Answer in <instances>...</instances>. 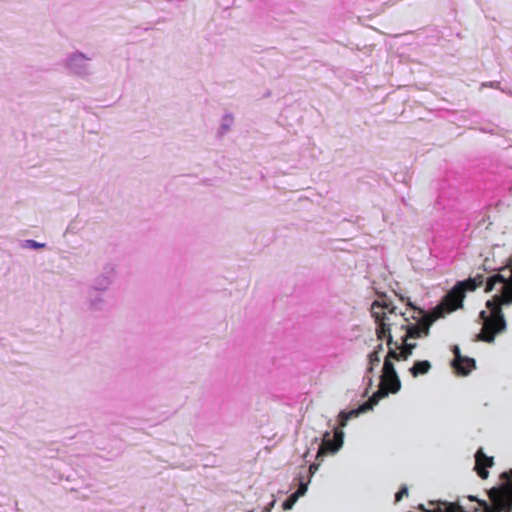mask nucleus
Wrapping results in <instances>:
<instances>
[{
    "label": "nucleus",
    "mask_w": 512,
    "mask_h": 512,
    "mask_svg": "<svg viewBox=\"0 0 512 512\" xmlns=\"http://www.w3.org/2000/svg\"><path fill=\"white\" fill-rule=\"evenodd\" d=\"M91 61V56L76 50L69 53L64 58L63 67L70 75L86 78L93 73L90 64Z\"/></svg>",
    "instance_id": "20e7f679"
},
{
    "label": "nucleus",
    "mask_w": 512,
    "mask_h": 512,
    "mask_svg": "<svg viewBox=\"0 0 512 512\" xmlns=\"http://www.w3.org/2000/svg\"><path fill=\"white\" fill-rule=\"evenodd\" d=\"M298 481H299V487L294 492V494L296 497L300 498L301 496L305 495V493L308 489V484L310 483V478H307V480L304 481L303 476L300 474L298 477Z\"/></svg>",
    "instance_id": "f3484780"
},
{
    "label": "nucleus",
    "mask_w": 512,
    "mask_h": 512,
    "mask_svg": "<svg viewBox=\"0 0 512 512\" xmlns=\"http://www.w3.org/2000/svg\"><path fill=\"white\" fill-rule=\"evenodd\" d=\"M484 283V276L477 274L473 278L458 282L444 297L443 302L427 313L419 310V316L415 323H411L407 318H403V313L399 312L396 318L401 320L399 329L404 331L400 336V344L408 347L410 350L416 348V343L409 342L410 339H419L429 335L430 326L438 318L443 317L446 313H450L462 306L466 291H473Z\"/></svg>",
    "instance_id": "f257e3e1"
},
{
    "label": "nucleus",
    "mask_w": 512,
    "mask_h": 512,
    "mask_svg": "<svg viewBox=\"0 0 512 512\" xmlns=\"http://www.w3.org/2000/svg\"><path fill=\"white\" fill-rule=\"evenodd\" d=\"M319 464L313 463L308 468V478L311 479V477L314 475V473L318 470Z\"/></svg>",
    "instance_id": "412c9836"
},
{
    "label": "nucleus",
    "mask_w": 512,
    "mask_h": 512,
    "mask_svg": "<svg viewBox=\"0 0 512 512\" xmlns=\"http://www.w3.org/2000/svg\"><path fill=\"white\" fill-rule=\"evenodd\" d=\"M475 461L479 476L483 479L487 478L488 471L485 468L493 465V458L486 456L482 449H479L475 454Z\"/></svg>",
    "instance_id": "9b49d317"
},
{
    "label": "nucleus",
    "mask_w": 512,
    "mask_h": 512,
    "mask_svg": "<svg viewBox=\"0 0 512 512\" xmlns=\"http://www.w3.org/2000/svg\"><path fill=\"white\" fill-rule=\"evenodd\" d=\"M233 121H234V118H233L232 114L223 115V117L221 119V124H220V133L221 134L227 133L230 130V128L233 124Z\"/></svg>",
    "instance_id": "dca6fc26"
},
{
    "label": "nucleus",
    "mask_w": 512,
    "mask_h": 512,
    "mask_svg": "<svg viewBox=\"0 0 512 512\" xmlns=\"http://www.w3.org/2000/svg\"><path fill=\"white\" fill-rule=\"evenodd\" d=\"M408 494V488L406 486H403L399 492L395 495V501L399 502L403 496Z\"/></svg>",
    "instance_id": "aec40b11"
},
{
    "label": "nucleus",
    "mask_w": 512,
    "mask_h": 512,
    "mask_svg": "<svg viewBox=\"0 0 512 512\" xmlns=\"http://www.w3.org/2000/svg\"><path fill=\"white\" fill-rule=\"evenodd\" d=\"M453 353L455 357L452 361V366L459 374L467 375L475 368V360L462 356L458 346L453 347Z\"/></svg>",
    "instance_id": "1a4fd4ad"
},
{
    "label": "nucleus",
    "mask_w": 512,
    "mask_h": 512,
    "mask_svg": "<svg viewBox=\"0 0 512 512\" xmlns=\"http://www.w3.org/2000/svg\"><path fill=\"white\" fill-rule=\"evenodd\" d=\"M486 291H495L496 293L491 300L486 302V310L479 313L482 329L476 339L492 343L495 335L506 329L501 306L512 303V258L506 268L499 269L498 273L487 278Z\"/></svg>",
    "instance_id": "f03ea898"
},
{
    "label": "nucleus",
    "mask_w": 512,
    "mask_h": 512,
    "mask_svg": "<svg viewBox=\"0 0 512 512\" xmlns=\"http://www.w3.org/2000/svg\"><path fill=\"white\" fill-rule=\"evenodd\" d=\"M114 276V268L112 266L105 267L104 271L93 280V284L90 290L99 292L106 291L112 284Z\"/></svg>",
    "instance_id": "9d476101"
},
{
    "label": "nucleus",
    "mask_w": 512,
    "mask_h": 512,
    "mask_svg": "<svg viewBox=\"0 0 512 512\" xmlns=\"http://www.w3.org/2000/svg\"><path fill=\"white\" fill-rule=\"evenodd\" d=\"M504 486L491 497L492 512H512V469L501 474Z\"/></svg>",
    "instance_id": "39448f33"
},
{
    "label": "nucleus",
    "mask_w": 512,
    "mask_h": 512,
    "mask_svg": "<svg viewBox=\"0 0 512 512\" xmlns=\"http://www.w3.org/2000/svg\"><path fill=\"white\" fill-rule=\"evenodd\" d=\"M45 246H46L45 243H39L32 239L24 240L22 243V247L28 248V249H40V248H44Z\"/></svg>",
    "instance_id": "a211bd4d"
},
{
    "label": "nucleus",
    "mask_w": 512,
    "mask_h": 512,
    "mask_svg": "<svg viewBox=\"0 0 512 512\" xmlns=\"http://www.w3.org/2000/svg\"><path fill=\"white\" fill-rule=\"evenodd\" d=\"M387 396V391L383 390H377L372 394V396L369 398V400L362 405H360L356 409H352L349 412L341 411L339 413V425L341 427H345L347 424V421L358 417L360 414L365 413L369 410H372L373 407L379 402L380 399Z\"/></svg>",
    "instance_id": "0eeeda50"
},
{
    "label": "nucleus",
    "mask_w": 512,
    "mask_h": 512,
    "mask_svg": "<svg viewBox=\"0 0 512 512\" xmlns=\"http://www.w3.org/2000/svg\"><path fill=\"white\" fill-rule=\"evenodd\" d=\"M431 369V364L427 360L416 361L414 365L409 369V372L413 377H417L419 375H423L429 372Z\"/></svg>",
    "instance_id": "ddd939ff"
},
{
    "label": "nucleus",
    "mask_w": 512,
    "mask_h": 512,
    "mask_svg": "<svg viewBox=\"0 0 512 512\" xmlns=\"http://www.w3.org/2000/svg\"><path fill=\"white\" fill-rule=\"evenodd\" d=\"M368 361H369V366L367 368V371H366V374H365V377H364V379L367 380V384H368V388L366 389L365 394L368 392V389L373 384V379H372V376L370 374H372L374 372L375 367L378 366L380 361H381V358H380V355H379V351L371 352L368 355Z\"/></svg>",
    "instance_id": "f8f14e48"
},
{
    "label": "nucleus",
    "mask_w": 512,
    "mask_h": 512,
    "mask_svg": "<svg viewBox=\"0 0 512 512\" xmlns=\"http://www.w3.org/2000/svg\"><path fill=\"white\" fill-rule=\"evenodd\" d=\"M94 291H89V306L92 310H100L105 304V300L100 296H93Z\"/></svg>",
    "instance_id": "2eb2a0df"
},
{
    "label": "nucleus",
    "mask_w": 512,
    "mask_h": 512,
    "mask_svg": "<svg viewBox=\"0 0 512 512\" xmlns=\"http://www.w3.org/2000/svg\"><path fill=\"white\" fill-rule=\"evenodd\" d=\"M424 512H464L460 506H455L451 503L438 502L437 506L433 509L426 510Z\"/></svg>",
    "instance_id": "4468645a"
},
{
    "label": "nucleus",
    "mask_w": 512,
    "mask_h": 512,
    "mask_svg": "<svg viewBox=\"0 0 512 512\" xmlns=\"http://www.w3.org/2000/svg\"><path fill=\"white\" fill-rule=\"evenodd\" d=\"M344 433L340 429H334L333 439L331 438V432H325L323 435L322 444L319 446L316 457L323 456L326 451L335 453L343 445Z\"/></svg>",
    "instance_id": "6e6552de"
},
{
    "label": "nucleus",
    "mask_w": 512,
    "mask_h": 512,
    "mask_svg": "<svg viewBox=\"0 0 512 512\" xmlns=\"http://www.w3.org/2000/svg\"><path fill=\"white\" fill-rule=\"evenodd\" d=\"M484 86H489V87H492V88H497L499 83L498 82H490L488 84H483Z\"/></svg>",
    "instance_id": "4be33fe9"
},
{
    "label": "nucleus",
    "mask_w": 512,
    "mask_h": 512,
    "mask_svg": "<svg viewBox=\"0 0 512 512\" xmlns=\"http://www.w3.org/2000/svg\"><path fill=\"white\" fill-rule=\"evenodd\" d=\"M298 499L299 498L296 497L294 493L291 494L290 497L286 501H284L283 508L285 510L291 509Z\"/></svg>",
    "instance_id": "6ab92c4d"
},
{
    "label": "nucleus",
    "mask_w": 512,
    "mask_h": 512,
    "mask_svg": "<svg viewBox=\"0 0 512 512\" xmlns=\"http://www.w3.org/2000/svg\"><path fill=\"white\" fill-rule=\"evenodd\" d=\"M394 360L389 356V351L384 359L382 374L380 375V389L383 391L396 393L400 390L401 383L397 376L394 364L392 362Z\"/></svg>",
    "instance_id": "423d86ee"
},
{
    "label": "nucleus",
    "mask_w": 512,
    "mask_h": 512,
    "mask_svg": "<svg viewBox=\"0 0 512 512\" xmlns=\"http://www.w3.org/2000/svg\"><path fill=\"white\" fill-rule=\"evenodd\" d=\"M249 512H252V511H249Z\"/></svg>",
    "instance_id": "b1692460"
},
{
    "label": "nucleus",
    "mask_w": 512,
    "mask_h": 512,
    "mask_svg": "<svg viewBox=\"0 0 512 512\" xmlns=\"http://www.w3.org/2000/svg\"><path fill=\"white\" fill-rule=\"evenodd\" d=\"M371 314L377 324L376 335L379 340L386 339L389 348V356L396 361L407 360L412 355V350L402 346L399 341H394L391 335V328L397 325L392 320V315L397 317V308L389 301H374L371 305Z\"/></svg>",
    "instance_id": "7ed1b4c3"
},
{
    "label": "nucleus",
    "mask_w": 512,
    "mask_h": 512,
    "mask_svg": "<svg viewBox=\"0 0 512 512\" xmlns=\"http://www.w3.org/2000/svg\"><path fill=\"white\" fill-rule=\"evenodd\" d=\"M383 350V345L379 344L374 351H379V353Z\"/></svg>",
    "instance_id": "5701e85b"
}]
</instances>
